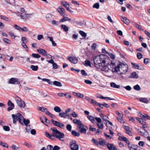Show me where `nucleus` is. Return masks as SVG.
Wrapping results in <instances>:
<instances>
[{"label":"nucleus","instance_id":"f257e3e1","mask_svg":"<svg viewBox=\"0 0 150 150\" xmlns=\"http://www.w3.org/2000/svg\"><path fill=\"white\" fill-rule=\"evenodd\" d=\"M108 59L106 56L103 54H101L96 57L94 59V65L97 69H99L101 67L102 64L105 63L107 62Z\"/></svg>","mask_w":150,"mask_h":150},{"label":"nucleus","instance_id":"f03ea898","mask_svg":"<svg viewBox=\"0 0 150 150\" xmlns=\"http://www.w3.org/2000/svg\"><path fill=\"white\" fill-rule=\"evenodd\" d=\"M50 130L53 132V135H51L49 138L51 139H53V137H54L61 141H64L63 139L64 137V134L63 133L59 131L56 127H51Z\"/></svg>","mask_w":150,"mask_h":150},{"label":"nucleus","instance_id":"7ed1b4c3","mask_svg":"<svg viewBox=\"0 0 150 150\" xmlns=\"http://www.w3.org/2000/svg\"><path fill=\"white\" fill-rule=\"evenodd\" d=\"M117 72H119V74H121L125 73L128 69V65L125 63H120L117 65Z\"/></svg>","mask_w":150,"mask_h":150},{"label":"nucleus","instance_id":"20e7f679","mask_svg":"<svg viewBox=\"0 0 150 150\" xmlns=\"http://www.w3.org/2000/svg\"><path fill=\"white\" fill-rule=\"evenodd\" d=\"M20 12H17L16 13L18 16H21V18L23 20H27L28 18L30 17L32 15V13L27 14L25 13V9L21 7L19 9Z\"/></svg>","mask_w":150,"mask_h":150},{"label":"nucleus","instance_id":"39448f33","mask_svg":"<svg viewBox=\"0 0 150 150\" xmlns=\"http://www.w3.org/2000/svg\"><path fill=\"white\" fill-rule=\"evenodd\" d=\"M107 62V63H106V64H108V65L110 70L112 72H117V66H116L115 63L113 62L111 60H108V59Z\"/></svg>","mask_w":150,"mask_h":150},{"label":"nucleus","instance_id":"423d86ee","mask_svg":"<svg viewBox=\"0 0 150 150\" xmlns=\"http://www.w3.org/2000/svg\"><path fill=\"white\" fill-rule=\"evenodd\" d=\"M13 119V122L14 123L16 122L18 120L21 123H22V120L23 119V116L19 113H18L16 115L13 114L12 115Z\"/></svg>","mask_w":150,"mask_h":150},{"label":"nucleus","instance_id":"0eeeda50","mask_svg":"<svg viewBox=\"0 0 150 150\" xmlns=\"http://www.w3.org/2000/svg\"><path fill=\"white\" fill-rule=\"evenodd\" d=\"M16 103L21 108H24L25 105L24 102L18 97L16 98Z\"/></svg>","mask_w":150,"mask_h":150},{"label":"nucleus","instance_id":"6e6552de","mask_svg":"<svg viewBox=\"0 0 150 150\" xmlns=\"http://www.w3.org/2000/svg\"><path fill=\"white\" fill-rule=\"evenodd\" d=\"M70 148L71 150H78L79 146L75 140H73L70 143Z\"/></svg>","mask_w":150,"mask_h":150},{"label":"nucleus","instance_id":"1a4fd4ad","mask_svg":"<svg viewBox=\"0 0 150 150\" xmlns=\"http://www.w3.org/2000/svg\"><path fill=\"white\" fill-rule=\"evenodd\" d=\"M95 119L98 123L96 125L98 126L99 129H103V124L101 119L99 117H95Z\"/></svg>","mask_w":150,"mask_h":150},{"label":"nucleus","instance_id":"9d476101","mask_svg":"<svg viewBox=\"0 0 150 150\" xmlns=\"http://www.w3.org/2000/svg\"><path fill=\"white\" fill-rule=\"evenodd\" d=\"M106 63H107V62L103 64H102L101 65V67L99 69H100L102 71L105 72H108L110 70L109 67L108 65V64H106Z\"/></svg>","mask_w":150,"mask_h":150},{"label":"nucleus","instance_id":"9b49d317","mask_svg":"<svg viewBox=\"0 0 150 150\" xmlns=\"http://www.w3.org/2000/svg\"><path fill=\"white\" fill-rule=\"evenodd\" d=\"M79 130L81 133L85 134L86 132V130L87 129V127L84 125L83 124L78 127Z\"/></svg>","mask_w":150,"mask_h":150},{"label":"nucleus","instance_id":"f8f14e48","mask_svg":"<svg viewBox=\"0 0 150 150\" xmlns=\"http://www.w3.org/2000/svg\"><path fill=\"white\" fill-rule=\"evenodd\" d=\"M19 79L17 78H11L9 80L8 83L17 84L19 83Z\"/></svg>","mask_w":150,"mask_h":150},{"label":"nucleus","instance_id":"ddd939ff","mask_svg":"<svg viewBox=\"0 0 150 150\" xmlns=\"http://www.w3.org/2000/svg\"><path fill=\"white\" fill-rule=\"evenodd\" d=\"M57 10L61 16H64L66 15L65 13V10L63 8L59 7L57 9Z\"/></svg>","mask_w":150,"mask_h":150},{"label":"nucleus","instance_id":"4468645a","mask_svg":"<svg viewBox=\"0 0 150 150\" xmlns=\"http://www.w3.org/2000/svg\"><path fill=\"white\" fill-rule=\"evenodd\" d=\"M68 59L72 63L76 64L78 62L77 59L75 57H68Z\"/></svg>","mask_w":150,"mask_h":150},{"label":"nucleus","instance_id":"2eb2a0df","mask_svg":"<svg viewBox=\"0 0 150 150\" xmlns=\"http://www.w3.org/2000/svg\"><path fill=\"white\" fill-rule=\"evenodd\" d=\"M7 105L9 106L8 108V111L12 110L14 107V104L10 100H9L7 103Z\"/></svg>","mask_w":150,"mask_h":150},{"label":"nucleus","instance_id":"dca6fc26","mask_svg":"<svg viewBox=\"0 0 150 150\" xmlns=\"http://www.w3.org/2000/svg\"><path fill=\"white\" fill-rule=\"evenodd\" d=\"M37 51L38 53L44 56H45L47 54V52L44 49L39 48L37 50Z\"/></svg>","mask_w":150,"mask_h":150},{"label":"nucleus","instance_id":"f3484780","mask_svg":"<svg viewBox=\"0 0 150 150\" xmlns=\"http://www.w3.org/2000/svg\"><path fill=\"white\" fill-rule=\"evenodd\" d=\"M67 15L62 16L63 17L59 21V22H63L66 21H71V19L67 17Z\"/></svg>","mask_w":150,"mask_h":150},{"label":"nucleus","instance_id":"a211bd4d","mask_svg":"<svg viewBox=\"0 0 150 150\" xmlns=\"http://www.w3.org/2000/svg\"><path fill=\"white\" fill-rule=\"evenodd\" d=\"M107 145V147L110 150H117V148L114 146L112 144L108 143Z\"/></svg>","mask_w":150,"mask_h":150},{"label":"nucleus","instance_id":"6ab92c4d","mask_svg":"<svg viewBox=\"0 0 150 150\" xmlns=\"http://www.w3.org/2000/svg\"><path fill=\"white\" fill-rule=\"evenodd\" d=\"M131 64L132 65V67L134 69L139 70L143 69V68L142 67H141L136 64L132 63Z\"/></svg>","mask_w":150,"mask_h":150},{"label":"nucleus","instance_id":"aec40b11","mask_svg":"<svg viewBox=\"0 0 150 150\" xmlns=\"http://www.w3.org/2000/svg\"><path fill=\"white\" fill-rule=\"evenodd\" d=\"M121 20L125 24L128 25L130 23V21L126 17H122L121 18Z\"/></svg>","mask_w":150,"mask_h":150},{"label":"nucleus","instance_id":"412c9836","mask_svg":"<svg viewBox=\"0 0 150 150\" xmlns=\"http://www.w3.org/2000/svg\"><path fill=\"white\" fill-rule=\"evenodd\" d=\"M61 4L66 7L67 10H69V4L65 1H62Z\"/></svg>","mask_w":150,"mask_h":150},{"label":"nucleus","instance_id":"4be33fe9","mask_svg":"<svg viewBox=\"0 0 150 150\" xmlns=\"http://www.w3.org/2000/svg\"><path fill=\"white\" fill-rule=\"evenodd\" d=\"M138 77V75L136 72L134 71L131 73L130 76L129 77V78L137 79Z\"/></svg>","mask_w":150,"mask_h":150},{"label":"nucleus","instance_id":"5701e85b","mask_svg":"<svg viewBox=\"0 0 150 150\" xmlns=\"http://www.w3.org/2000/svg\"><path fill=\"white\" fill-rule=\"evenodd\" d=\"M73 123L77 125L79 127L80 126H81L82 124L81 123V122L80 120L74 119L73 120Z\"/></svg>","mask_w":150,"mask_h":150},{"label":"nucleus","instance_id":"b1692460","mask_svg":"<svg viewBox=\"0 0 150 150\" xmlns=\"http://www.w3.org/2000/svg\"><path fill=\"white\" fill-rule=\"evenodd\" d=\"M139 100L141 102L145 103L147 104L149 103V101L146 98H139Z\"/></svg>","mask_w":150,"mask_h":150},{"label":"nucleus","instance_id":"393cba45","mask_svg":"<svg viewBox=\"0 0 150 150\" xmlns=\"http://www.w3.org/2000/svg\"><path fill=\"white\" fill-rule=\"evenodd\" d=\"M59 115L62 117H63L65 118H66L67 116H69V115L64 112L59 113Z\"/></svg>","mask_w":150,"mask_h":150},{"label":"nucleus","instance_id":"a878e982","mask_svg":"<svg viewBox=\"0 0 150 150\" xmlns=\"http://www.w3.org/2000/svg\"><path fill=\"white\" fill-rule=\"evenodd\" d=\"M106 142L103 139L101 138H100L99 140V145L105 146L106 145Z\"/></svg>","mask_w":150,"mask_h":150},{"label":"nucleus","instance_id":"bb28decb","mask_svg":"<svg viewBox=\"0 0 150 150\" xmlns=\"http://www.w3.org/2000/svg\"><path fill=\"white\" fill-rule=\"evenodd\" d=\"M100 116L103 121H105V122H107V121H108V120L107 119V118H108V117H107L106 116L103 114H100Z\"/></svg>","mask_w":150,"mask_h":150},{"label":"nucleus","instance_id":"cd10ccee","mask_svg":"<svg viewBox=\"0 0 150 150\" xmlns=\"http://www.w3.org/2000/svg\"><path fill=\"white\" fill-rule=\"evenodd\" d=\"M137 146L134 145H128V147L130 150H137Z\"/></svg>","mask_w":150,"mask_h":150},{"label":"nucleus","instance_id":"c85d7f7f","mask_svg":"<svg viewBox=\"0 0 150 150\" xmlns=\"http://www.w3.org/2000/svg\"><path fill=\"white\" fill-rule=\"evenodd\" d=\"M110 85L112 87L114 88H120V86L117 85L115 83L111 82L110 83Z\"/></svg>","mask_w":150,"mask_h":150},{"label":"nucleus","instance_id":"c756f323","mask_svg":"<svg viewBox=\"0 0 150 150\" xmlns=\"http://www.w3.org/2000/svg\"><path fill=\"white\" fill-rule=\"evenodd\" d=\"M87 118L92 123H94L96 120L95 117L94 118L91 116H87Z\"/></svg>","mask_w":150,"mask_h":150},{"label":"nucleus","instance_id":"7c9ffc66","mask_svg":"<svg viewBox=\"0 0 150 150\" xmlns=\"http://www.w3.org/2000/svg\"><path fill=\"white\" fill-rule=\"evenodd\" d=\"M23 122L25 125L27 126L28 124L30 123V121L29 120L27 119V120H25V119L23 118V119L22 120V123Z\"/></svg>","mask_w":150,"mask_h":150},{"label":"nucleus","instance_id":"2f4dec72","mask_svg":"<svg viewBox=\"0 0 150 150\" xmlns=\"http://www.w3.org/2000/svg\"><path fill=\"white\" fill-rule=\"evenodd\" d=\"M53 84L54 85L58 86L61 87L62 86L61 83L59 81H54L53 82Z\"/></svg>","mask_w":150,"mask_h":150},{"label":"nucleus","instance_id":"473e14b6","mask_svg":"<svg viewBox=\"0 0 150 150\" xmlns=\"http://www.w3.org/2000/svg\"><path fill=\"white\" fill-rule=\"evenodd\" d=\"M71 133L72 134L74 137H78L80 135V134L79 132L75 130H72Z\"/></svg>","mask_w":150,"mask_h":150},{"label":"nucleus","instance_id":"72a5a7b5","mask_svg":"<svg viewBox=\"0 0 150 150\" xmlns=\"http://www.w3.org/2000/svg\"><path fill=\"white\" fill-rule=\"evenodd\" d=\"M54 110L55 112H60L61 111L60 108L57 106H55L54 107Z\"/></svg>","mask_w":150,"mask_h":150},{"label":"nucleus","instance_id":"f704fd0d","mask_svg":"<svg viewBox=\"0 0 150 150\" xmlns=\"http://www.w3.org/2000/svg\"><path fill=\"white\" fill-rule=\"evenodd\" d=\"M75 96L78 98H82L84 96L83 94L80 93L75 92Z\"/></svg>","mask_w":150,"mask_h":150},{"label":"nucleus","instance_id":"c9c22d12","mask_svg":"<svg viewBox=\"0 0 150 150\" xmlns=\"http://www.w3.org/2000/svg\"><path fill=\"white\" fill-rule=\"evenodd\" d=\"M61 27L62 29L65 32H67L69 30L68 27L65 25H62Z\"/></svg>","mask_w":150,"mask_h":150},{"label":"nucleus","instance_id":"e433bc0d","mask_svg":"<svg viewBox=\"0 0 150 150\" xmlns=\"http://www.w3.org/2000/svg\"><path fill=\"white\" fill-rule=\"evenodd\" d=\"M43 119L45 120V123H44V124L46 125V126H48V125L49 124V123H50V121L48 120L45 117H43Z\"/></svg>","mask_w":150,"mask_h":150},{"label":"nucleus","instance_id":"4c0bfd02","mask_svg":"<svg viewBox=\"0 0 150 150\" xmlns=\"http://www.w3.org/2000/svg\"><path fill=\"white\" fill-rule=\"evenodd\" d=\"M51 120L53 125L56 126L58 127V126L60 122H57L56 121L54 120Z\"/></svg>","mask_w":150,"mask_h":150},{"label":"nucleus","instance_id":"58836bf2","mask_svg":"<svg viewBox=\"0 0 150 150\" xmlns=\"http://www.w3.org/2000/svg\"><path fill=\"white\" fill-rule=\"evenodd\" d=\"M30 68L33 70L34 71H36L38 69V66L32 65L30 66Z\"/></svg>","mask_w":150,"mask_h":150},{"label":"nucleus","instance_id":"ea45409f","mask_svg":"<svg viewBox=\"0 0 150 150\" xmlns=\"http://www.w3.org/2000/svg\"><path fill=\"white\" fill-rule=\"evenodd\" d=\"M42 80L43 81L47 82L49 84H50V85L52 84V82L51 81H50V80L49 79H45V78H44V79H42Z\"/></svg>","mask_w":150,"mask_h":150},{"label":"nucleus","instance_id":"a19ab883","mask_svg":"<svg viewBox=\"0 0 150 150\" xmlns=\"http://www.w3.org/2000/svg\"><path fill=\"white\" fill-rule=\"evenodd\" d=\"M3 41L8 44H11V41L6 38H4L3 39Z\"/></svg>","mask_w":150,"mask_h":150},{"label":"nucleus","instance_id":"79ce46f5","mask_svg":"<svg viewBox=\"0 0 150 150\" xmlns=\"http://www.w3.org/2000/svg\"><path fill=\"white\" fill-rule=\"evenodd\" d=\"M92 142L96 145H99V142H98L97 140L93 138L92 139Z\"/></svg>","mask_w":150,"mask_h":150},{"label":"nucleus","instance_id":"37998d69","mask_svg":"<svg viewBox=\"0 0 150 150\" xmlns=\"http://www.w3.org/2000/svg\"><path fill=\"white\" fill-rule=\"evenodd\" d=\"M133 88L134 90L137 91H139L141 90L140 87L138 85H137L134 86Z\"/></svg>","mask_w":150,"mask_h":150},{"label":"nucleus","instance_id":"c03bdc74","mask_svg":"<svg viewBox=\"0 0 150 150\" xmlns=\"http://www.w3.org/2000/svg\"><path fill=\"white\" fill-rule=\"evenodd\" d=\"M38 109L39 110L43 112L44 111L45 112V111L47 110V108L44 107H39Z\"/></svg>","mask_w":150,"mask_h":150},{"label":"nucleus","instance_id":"a18cd8bd","mask_svg":"<svg viewBox=\"0 0 150 150\" xmlns=\"http://www.w3.org/2000/svg\"><path fill=\"white\" fill-rule=\"evenodd\" d=\"M33 57L35 58H39L40 57V56L38 54L33 53L32 54Z\"/></svg>","mask_w":150,"mask_h":150},{"label":"nucleus","instance_id":"49530a36","mask_svg":"<svg viewBox=\"0 0 150 150\" xmlns=\"http://www.w3.org/2000/svg\"><path fill=\"white\" fill-rule=\"evenodd\" d=\"M79 33L83 37H85L86 36V34L83 31L80 30L79 31Z\"/></svg>","mask_w":150,"mask_h":150},{"label":"nucleus","instance_id":"de8ad7c7","mask_svg":"<svg viewBox=\"0 0 150 150\" xmlns=\"http://www.w3.org/2000/svg\"><path fill=\"white\" fill-rule=\"evenodd\" d=\"M117 119L121 123H124L125 122L124 121V120L122 119V117H121V118H119L118 117H116Z\"/></svg>","mask_w":150,"mask_h":150},{"label":"nucleus","instance_id":"09e8293b","mask_svg":"<svg viewBox=\"0 0 150 150\" xmlns=\"http://www.w3.org/2000/svg\"><path fill=\"white\" fill-rule=\"evenodd\" d=\"M52 24L54 25H58L59 24V22L58 21L53 20L52 22Z\"/></svg>","mask_w":150,"mask_h":150},{"label":"nucleus","instance_id":"8fccbe9b","mask_svg":"<svg viewBox=\"0 0 150 150\" xmlns=\"http://www.w3.org/2000/svg\"><path fill=\"white\" fill-rule=\"evenodd\" d=\"M91 103L94 105H96L97 102L92 99H91L89 102Z\"/></svg>","mask_w":150,"mask_h":150},{"label":"nucleus","instance_id":"3c124183","mask_svg":"<svg viewBox=\"0 0 150 150\" xmlns=\"http://www.w3.org/2000/svg\"><path fill=\"white\" fill-rule=\"evenodd\" d=\"M0 18L2 19H3L5 21H8V18L6 17L5 16L1 15L0 16Z\"/></svg>","mask_w":150,"mask_h":150},{"label":"nucleus","instance_id":"603ef678","mask_svg":"<svg viewBox=\"0 0 150 150\" xmlns=\"http://www.w3.org/2000/svg\"><path fill=\"white\" fill-rule=\"evenodd\" d=\"M142 55L141 53L138 52L137 53V57L138 59H140L142 58Z\"/></svg>","mask_w":150,"mask_h":150},{"label":"nucleus","instance_id":"864d4df0","mask_svg":"<svg viewBox=\"0 0 150 150\" xmlns=\"http://www.w3.org/2000/svg\"><path fill=\"white\" fill-rule=\"evenodd\" d=\"M126 137H125L122 136L121 137H119L118 138V139L120 141H124L126 139Z\"/></svg>","mask_w":150,"mask_h":150},{"label":"nucleus","instance_id":"5fc2aeb1","mask_svg":"<svg viewBox=\"0 0 150 150\" xmlns=\"http://www.w3.org/2000/svg\"><path fill=\"white\" fill-rule=\"evenodd\" d=\"M141 117L145 118L150 120V116L147 115H142V116H141Z\"/></svg>","mask_w":150,"mask_h":150},{"label":"nucleus","instance_id":"6e6d98bb","mask_svg":"<svg viewBox=\"0 0 150 150\" xmlns=\"http://www.w3.org/2000/svg\"><path fill=\"white\" fill-rule=\"evenodd\" d=\"M108 54L110 57V58L111 59H114L115 58V56L112 53H109V52H108Z\"/></svg>","mask_w":150,"mask_h":150},{"label":"nucleus","instance_id":"4d7b16f0","mask_svg":"<svg viewBox=\"0 0 150 150\" xmlns=\"http://www.w3.org/2000/svg\"><path fill=\"white\" fill-rule=\"evenodd\" d=\"M11 148L14 150H18L19 149L18 147L16 146L14 144H12L11 146Z\"/></svg>","mask_w":150,"mask_h":150},{"label":"nucleus","instance_id":"13d9d810","mask_svg":"<svg viewBox=\"0 0 150 150\" xmlns=\"http://www.w3.org/2000/svg\"><path fill=\"white\" fill-rule=\"evenodd\" d=\"M5 131H9L10 130V128L9 127L7 126H4L3 127Z\"/></svg>","mask_w":150,"mask_h":150},{"label":"nucleus","instance_id":"bf43d9fd","mask_svg":"<svg viewBox=\"0 0 150 150\" xmlns=\"http://www.w3.org/2000/svg\"><path fill=\"white\" fill-rule=\"evenodd\" d=\"M71 126L70 124H68L67 126V130L69 131H71Z\"/></svg>","mask_w":150,"mask_h":150},{"label":"nucleus","instance_id":"052dcab7","mask_svg":"<svg viewBox=\"0 0 150 150\" xmlns=\"http://www.w3.org/2000/svg\"><path fill=\"white\" fill-rule=\"evenodd\" d=\"M71 115L74 117H76L78 116V114L75 112H74L72 113H71Z\"/></svg>","mask_w":150,"mask_h":150},{"label":"nucleus","instance_id":"680f3d73","mask_svg":"<svg viewBox=\"0 0 150 150\" xmlns=\"http://www.w3.org/2000/svg\"><path fill=\"white\" fill-rule=\"evenodd\" d=\"M93 7L98 9L99 7V5L98 3H96L93 6Z\"/></svg>","mask_w":150,"mask_h":150},{"label":"nucleus","instance_id":"e2e57ef3","mask_svg":"<svg viewBox=\"0 0 150 150\" xmlns=\"http://www.w3.org/2000/svg\"><path fill=\"white\" fill-rule=\"evenodd\" d=\"M23 144L28 147H32V145L31 144L25 142Z\"/></svg>","mask_w":150,"mask_h":150},{"label":"nucleus","instance_id":"0e129e2a","mask_svg":"<svg viewBox=\"0 0 150 150\" xmlns=\"http://www.w3.org/2000/svg\"><path fill=\"white\" fill-rule=\"evenodd\" d=\"M28 30L27 29L26 27H23V28H21V29H20V31H23L24 32H27Z\"/></svg>","mask_w":150,"mask_h":150},{"label":"nucleus","instance_id":"69168bd1","mask_svg":"<svg viewBox=\"0 0 150 150\" xmlns=\"http://www.w3.org/2000/svg\"><path fill=\"white\" fill-rule=\"evenodd\" d=\"M136 27L139 30H143V29L142 28L141 26L138 24H136Z\"/></svg>","mask_w":150,"mask_h":150},{"label":"nucleus","instance_id":"338daca9","mask_svg":"<svg viewBox=\"0 0 150 150\" xmlns=\"http://www.w3.org/2000/svg\"><path fill=\"white\" fill-rule=\"evenodd\" d=\"M48 150H53V147L51 145H48L47 147Z\"/></svg>","mask_w":150,"mask_h":150},{"label":"nucleus","instance_id":"774afa93","mask_svg":"<svg viewBox=\"0 0 150 150\" xmlns=\"http://www.w3.org/2000/svg\"><path fill=\"white\" fill-rule=\"evenodd\" d=\"M149 62V59L148 58H145L144 59V63L146 64H147Z\"/></svg>","mask_w":150,"mask_h":150}]
</instances>
